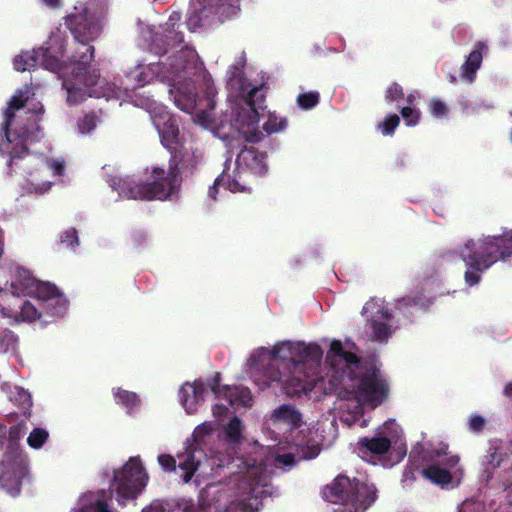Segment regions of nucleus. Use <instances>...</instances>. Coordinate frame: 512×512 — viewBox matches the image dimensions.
I'll return each instance as SVG.
<instances>
[{"label":"nucleus","mask_w":512,"mask_h":512,"mask_svg":"<svg viewBox=\"0 0 512 512\" xmlns=\"http://www.w3.org/2000/svg\"><path fill=\"white\" fill-rule=\"evenodd\" d=\"M352 344L331 341L326 357L329 371L320 376L318 366L323 356L319 345L282 341L271 348L255 349L247 359V373L262 387L276 382L287 395L310 392L318 381L337 396V410L343 423L351 426L362 419L366 410H374L388 397L389 385L375 365L360 362L351 351Z\"/></svg>","instance_id":"nucleus-1"},{"label":"nucleus","mask_w":512,"mask_h":512,"mask_svg":"<svg viewBox=\"0 0 512 512\" xmlns=\"http://www.w3.org/2000/svg\"><path fill=\"white\" fill-rule=\"evenodd\" d=\"M266 424L280 435L267 448L256 446L255 458L245 463L237 489L208 487L201 497L198 512H259V498L267 486V467L287 468L296 461L315 458L330 438L333 423L303 424L301 413L291 404H282L266 417Z\"/></svg>","instance_id":"nucleus-2"},{"label":"nucleus","mask_w":512,"mask_h":512,"mask_svg":"<svg viewBox=\"0 0 512 512\" xmlns=\"http://www.w3.org/2000/svg\"><path fill=\"white\" fill-rule=\"evenodd\" d=\"M32 95L33 88L27 86L11 97L4 112L0 152L10 156L9 167L15 171L23 192L42 195L61 180L66 165L62 157L38 155L28 150L38 139L37 121L43 112L39 102L30 101Z\"/></svg>","instance_id":"nucleus-3"},{"label":"nucleus","mask_w":512,"mask_h":512,"mask_svg":"<svg viewBox=\"0 0 512 512\" xmlns=\"http://www.w3.org/2000/svg\"><path fill=\"white\" fill-rule=\"evenodd\" d=\"M196 62V52L186 47L160 63H139L127 72L125 89L143 87L151 83L154 78H158L168 83L169 95L175 105L183 112L190 114L194 123L203 128H213L208 109L215 107L216 91L211 79L204 76V95L198 99L194 97L192 94L194 86L188 76L191 70L196 69Z\"/></svg>","instance_id":"nucleus-4"},{"label":"nucleus","mask_w":512,"mask_h":512,"mask_svg":"<svg viewBox=\"0 0 512 512\" xmlns=\"http://www.w3.org/2000/svg\"><path fill=\"white\" fill-rule=\"evenodd\" d=\"M10 281L0 287V315L11 322H48L62 317L68 301L54 285L39 281L26 268L11 263L6 268Z\"/></svg>","instance_id":"nucleus-5"},{"label":"nucleus","mask_w":512,"mask_h":512,"mask_svg":"<svg viewBox=\"0 0 512 512\" xmlns=\"http://www.w3.org/2000/svg\"><path fill=\"white\" fill-rule=\"evenodd\" d=\"M68 26L79 43L80 59L71 62L72 78H65L63 86L67 91V101L69 104H78L86 97H120V93L104 88V80H100L93 71L88 73L86 65L93 57V47L88 42L95 39L101 32L98 23L88 19L86 13L79 15H69Z\"/></svg>","instance_id":"nucleus-6"},{"label":"nucleus","mask_w":512,"mask_h":512,"mask_svg":"<svg viewBox=\"0 0 512 512\" xmlns=\"http://www.w3.org/2000/svg\"><path fill=\"white\" fill-rule=\"evenodd\" d=\"M229 85L232 89L239 86L241 96L239 102H237L236 106L232 108L231 122L227 125L221 123L217 126L214 118L212 117L213 109H208L213 125V128H207L208 130H211L223 140L239 137L246 141L255 142L260 140L262 135L259 129V122L261 119H265L262 127L267 133H276L286 127V121L283 118L270 112H266L265 108L260 105H255L254 97H256L259 92L257 87H251L249 84H244L241 79H230Z\"/></svg>","instance_id":"nucleus-7"},{"label":"nucleus","mask_w":512,"mask_h":512,"mask_svg":"<svg viewBox=\"0 0 512 512\" xmlns=\"http://www.w3.org/2000/svg\"><path fill=\"white\" fill-rule=\"evenodd\" d=\"M457 253L467 267L466 284L476 285L480 281V274L494 264L499 257L504 258L512 254V232L501 236L468 240Z\"/></svg>","instance_id":"nucleus-8"},{"label":"nucleus","mask_w":512,"mask_h":512,"mask_svg":"<svg viewBox=\"0 0 512 512\" xmlns=\"http://www.w3.org/2000/svg\"><path fill=\"white\" fill-rule=\"evenodd\" d=\"M216 426L212 422H204L195 427L191 440H188L184 451L178 455L180 477L185 483L189 482L198 472V477H208L215 468H221L229 463L230 458L222 457L218 452L210 450L207 453L204 445Z\"/></svg>","instance_id":"nucleus-9"},{"label":"nucleus","mask_w":512,"mask_h":512,"mask_svg":"<svg viewBox=\"0 0 512 512\" xmlns=\"http://www.w3.org/2000/svg\"><path fill=\"white\" fill-rule=\"evenodd\" d=\"M217 374L212 383L207 385L202 380L186 382L178 391V400L188 415L196 414L205 401L208 387L211 388L218 400L227 401L235 410L252 405V396L247 388L239 386H221Z\"/></svg>","instance_id":"nucleus-10"},{"label":"nucleus","mask_w":512,"mask_h":512,"mask_svg":"<svg viewBox=\"0 0 512 512\" xmlns=\"http://www.w3.org/2000/svg\"><path fill=\"white\" fill-rule=\"evenodd\" d=\"M268 171L266 156L253 148L243 149L237 156L234 168L226 167L223 173L215 180L209 189V196L216 199L219 188L231 192H247L250 190L249 182L253 176H263Z\"/></svg>","instance_id":"nucleus-11"},{"label":"nucleus","mask_w":512,"mask_h":512,"mask_svg":"<svg viewBox=\"0 0 512 512\" xmlns=\"http://www.w3.org/2000/svg\"><path fill=\"white\" fill-rule=\"evenodd\" d=\"M118 191L120 197L141 200H165L169 198L178 187V179L175 170L153 168L151 175L143 182H136L133 178H119L110 184Z\"/></svg>","instance_id":"nucleus-12"},{"label":"nucleus","mask_w":512,"mask_h":512,"mask_svg":"<svg viewBox=\"0 0 512 512\" xmlns=\"http://www.w3.org/2000/svg\"><path fill=\"white\" fill-rule=\"evenodd\" d=\"M323 497L329 502L341 504L337 512H364L375 502L377 496L373 484L338 476L325 487Z\"/></svg>","instance_id":"nucleus-13"},{"label":"nucleus","mask_w":512,"mask_h":512,"mask_svg":"<svg viewBox=\"0 0 512 512\" xmlns=\"http://www.w3.org/2000/svg\"><path fill=\"white\" fill-rule=\"evenodd\" d=\"M357 451L364 459L385 454H394L398 460L402 459L407 452L402 427L396 420L388 419L376 428L374 436L359 439Z\"/></svg>","instance_id":"nucleus-14"},{"label":"nucleus","mask_w":512,"mask_h":512,"mask_svg":"<svg viewBox=\"0 0 512 512\" xmlns=\"http://www.w3.org/2000/svg\"><path fill=\"white\" fill-rule=\"evenodd\" d=\"M149 475L139 457H131L113 471L111 490L120 506L135 500L145 489Z\"/></svg>","instance_id":"nucleus-15"},{"label":"nucleus","mask_w":512,"mask_h":512,"mask_svg":"<svg viewBox=\"0 0 512 512\" xmlns=\"http://www.w3.org/2000/svg\"><path fill=\"white\" fill-rule=\"evenodd\" d=\"M64 32L57 29L52 32L47 42V47L33 50L32 52H22L14 58V69L24 72L32 69L36 65H41L45 69L59 73L62 65L58 58L63 57Z\"/></svg>","instance_id":"nucleus-16"},{"label":"nucleus","mask_w":512,"mask_h":512,"mask_svg":"<svg viewBox=\"0 0 512 512\" xmlns=\"http://www.w3.org/2000/svg\"><path fill=\"white\" fill-rule=\"evenodd\" d=\"M240 0H190L187 25L191 31L211 25L214 16L220 21L235 16Z\"/></svg>","instance_id":"nucleus-17"},{"label":"nucleus","mask_w":512,"mask_h":512,"mask_svg":"<svg viewBox=\"0 0 512 512\" xmlns=\"http://www.w3.org/2000/svg\"><path fill=\"white\" fill-rule=\"evenodd\" d=\"M447 446L442 445L438 450L429 453L431 463L422 470V475L434 484L456 486L462 477V468L455 455H447Z\"/></svg>","instance_id":"nucleus-18"},{"label":"nucleus","mask_w":512,"mask_h":512,"mask_svg":"<svg viewBox=\"0 0 512 512\" xmlns=\"http://www.w3.org/2000/svg\"><path fill=\"white\" fill-rule=\"evenodd\" d=\"M134 104L149 112L163 146L170 151H177L182 145L177 119L167 112L166 107L148 97H140L134 100Z\"/></svg>","instance_id":"nucleus-19"},{"label":"nucleus","mask_w":512,"mask_h":512,"mask_svg":"<svg viewBox=\"0 0 512 512\" xmlns=\"http://www.w3.org/2000/svg\"><path fill=\"white\" fill-rule=\"evenodd\" d=\"M29 479V464L25 454L18 451L6 453L0 461V489L16 496Z\"/></svg>","instance_id":"nucleus-20"},{"label":"nucleus","mask_w":512,"mask_h":512,"mask_svg":"<svg viewBox=\"0 0 512 512\" xmlns=\"http://www.w3.org/2000/svg\"><path fill=\"white\" fill-rule=\"evenodd\" d=\"M362 313L370 321L373 337L378 341L387 340L392 333L388 324L392 317L388 303L383 299H371L364 305Z\"/></svg>","instance_id":"nucleus-21"},{"label":"nucleus","mask_w":512,"mask_h":512,"mask_svg":"<svg viewBox=\"0 0 512 512\" xmlns=\"http://www.w3.org/2000/svg\"><path fill=\"white\" fill-rule=\"evenodd\" d=\"M112 492L103 489L87 491L79 496L71 512H116L110 504Z\"/></svg>","instance_id":"nucleus-22"},{"label":"nucleus","mask_w":512,"mask_h":512,"mask_svg":"<svg viewBox=\"0 0 512 512\" xmlns=\"http://www.w3.org/2000/svg\"><path fill=\"white\" fill-rule=\"evenodd\" d=\"M486 50L487 47L482 42H479L474 46L461 68V78L464 81L468 83L473 82L475 73L481 66L483 54Z\"/></svg>","instance_id":"nucleus-23"},{"label":"nucleus","mask_w":512,"mask_h":512,"mask_svg":"<svg viewBox=\"0 0 512 512\" xmlns=\"http://www.w3.org/2000/svg\"><path fill=\"white\" fill-rule=\"evenodd\" d=\"M112 392L115 402L122 405L128 414L132 415L139 412L141 401L136 393L122 388H115Z\"/></svg>","instance_id":"nucleus-24"},{"label":"nucleus","mask_w":512,"mask_h":512,"mask_svg":"<svg viewBox=\"0 0 512 512\" xmlns=\"http://www.w3.org/2000/svg\"><path fill=\"white\" fill-rule=\"evenodd\" d=\"M10 400L18 405L24 414L28 413L32 406L30 394L21 387H14L10 394Z\"/></svg>","instance_id":"nucleus-25"},{"label":"nucleus","mask_w":512,"mask_h":512,"mask_svg":"<svg viewBox=\"0 0 512 512\" xmlns=\"http://www.w3.org/2000/svg\"><path fill=\"white\" fill-rule=\"evenodd\" d=\"M242 430L243 425L241 421L236 417L232 418L225 427V435L227 440L231 444L239 443L242 438Z\"/></svg>","instance_id":"nucleus-26"},{"label":"nucleus","mask_w":512,"mask_h":512,"mask_svg":"<svg viewBox=\"0 0 512 512\" xmlns=\"http://www.w3.org/2000/svg\"><path fill=\"white\" fill-rule=\"evenodd\" d=\"M49 433L43 428H35L28 436L27 443L33 449H40L48 440Z\"/></svg>","instance_id":"nucleus-27"},{"label":"nucleus","mask_w":512,"mask_h":512,"mask_svg":"<svg viewBox=\"0 0 512 512\" xmlns=\"http://www.w3.org/2000/svg\"><path fill=\"white\" fill-rule=\"evenodd\" d=\"M400 118L396 114L388 115L379 122L377 129L385 136L392 135L394 130L398 127Z\"/></svg>","instance_id":"nucleus-28"},{"label":"nucleus","mask_w":512,"mask_h":512,"mask_svg":"<svg viewBox=\"0 0 512 512\" xmlns=\"http://www.w3.org/2000/svg\"><path fill=\"white\" fill-rule=\"evenodd\" d=\"M503 461L502 452L498 448L490 449L489 454L486 456L485 471L487 479L490 477V472L501 465Z\"/></svg>","instance_id":"nucleus-29"},{"label":"nucleus","mask_w":512,"mask_h":512,"mask_svg":"<svg viewBox=\"0 0 512 512\" xmlns=\"http://www.w3.org/2000/svg\"><path fill=\"white\" fill-rule=\"evenodd\" d=\"M401 115L407 126H415L420 120V111L411 106L403 107Z\"/></svg>","instance_id":"nucleus-30"},{"label":"nucleus","mask_w":512,"mask_h":512,"mask_svg":"<svg viewBox=\"0 0 512 512\" xmlns=\"http://www.w3.org/2000/svg\"><path fill=\"white\" fill-rule=\"evenodd\" d=\"M297 102L303 109H311L319 102V94L317 92L300 94Z\"/></svg>","instance_id":"nucleus-31"},{"label":"nucleus","mask_w":512,"mask_h":512,"mask_svg":"<svg viewBox=\"0 0 512 512\" xmlns=\"http://www.w3.org/2000/svg\"><path fill=\"white\" fill-rule=\"evenodd\" d=\"M429 111L435 118H444L447 116L449 109L443 101L439 99H432L429 104Z\"/></svg>","instance_id":"nucleus-32"},{"label":"nucleus","mask_w":512,"mask_h":512,"mask_svg":"<svg viewBox=\"0 0 512 512\" xmlns=\"http://www.w3.org/2000/svg\"><path fill=\"white\" fill-rule=\"evenodd\" d=\"M424 305L425 300L422 298L418 299H412L410 296L403 297L399 299L396 303V309L400 312L405 314L407 312L408 307L416 306V305Z\"/></svg>","instance_id":"nucleus-33"},{"label":"nucleus","mask_w":512,"mask_h":512,"mask_svg":"<svg viewBox=\"0 0 512 512\" xmlns=\"http://www.w3.org/2000/svg\"><path fill=\"white\" fill-rule=\"evenodd\" d=\"M96 126V117L87 115L78 122V129L81 134L90 133Z\"/></svg>","instance_id":"nucleus-34"},{"label":"nucleus","mask_w":512,"mask_h":512,"mask_svg":"<svg viewBox=\"0 0 512 512\" xmlns=\"http://www.w3.org/2000/svg\"><path fill=\"white\" fill-rule=\"evenodd\" d=\"M15 336L10 331L0 333V353L7 352L14 346Z\"/></svg>","instance_id":"nucleus-35"},{"label":"nucleus","mask_w":512,"mask_h":512,"mask_svg":"<svg viewBox=\"0 0 512 512\" xmlns=\"http://www.w3.org/2000/svg\"><path fill=\"white\" fill-rule=\"evenodd\" d=\"M61 243L65 244L67 247H74L78 244V235L75 229L71 228L64 231L60 236Z\"/></svg>","instance_id":"nucleus-36"},{"label":"nucleus","mask_w":512,"mask_h":512,"mask_svg":"<svg viewBox=\"0 0 512 512\" xmlns=\"http://www.w3.org/2000/svg\"><path fill=\"white\" fill-rule=\"evenodd\" d=\"M142 512H171V505L167 502L157 500L145 507Z\"/></svg>","instance_id":"nucleus-37"},{"label":"nucleus","mask_w":512,"mask_h":512,"mask_svg":"<svg viewBox=\"0 0 512 512\" xmlns=\"http://www.w3.org/2000/svg\"><path fill=\"white\" fill-rule=\"evenodd\" d=\"M485 425V419L479 415H471L468 420L469 430L472 432H479Z\"/></svg>","instance_id":"nucleus-38"},{"label":"nucleus","mask_w":512,"mask_h":512,"mask_svg":"<svg viewBox=\"0 0 512 512\" xmlns=\"http://www.w3.org/2000/svg\"><path fill=\"white\" fill-rule=\"evenodd\" d=\"M158 463L164 470H175V459L171 455L161 454L158 456Z\"/></svg>","instance_id":"nucleus-39"},{"label":"nucleus","mask_w":512,"mask_h":512,"mask_svg":"<svg viewBox=\"0 0 512 512\" xmlns=\"http://www.w3.org/2000/svg\"><path fill=\"white\" fill-rule=\"evenodd\" d=\"M402 88L398 84H392L386 92V100L394 101L402 96Z\"/></svg>","instance_id":"nucleus-40"},{"label":"nucleus","mask_w":512,"mask_h":512,"mask_svg":"<svg viewBox=\"0 0 512 512\" xmlns=\"http://www.w3.org/2000/svg\"><path fill=\"white\" fill-rule=\"evenodd\" d=\"M228 414H230L229 409L223 404H215L213 406V415L218 418L219 421H221L223 416H227Z\"/></svg>","instance_id":"nucleus-41"},{"label":"nucleus","mask_w":512,"mask_h":512,"mask_svg":"<svg viewBox=\"0 0 512 512\" xmlns=\"http://www.w3.org/2000/svg\"><path fill=\"white\" fill-rule=\"evenodd\" d=\"M179 20H180V15H179L178 13L173 14V15L170 17V20H169V22H170V23H169V24H167V25H168V29H170V28H171V29H174L175 23H176L177 21H179Z\"/></svg>","instance_id":"nucleus-42"},{"label":"nucleus","mask_w":512,"mask_h":512,"mask_svg":"<svg viewBox=\"0 0 512 512\" xmlns=\"http://www.w3.org/2000/svg\"><path fill=\"white\" fill-rule=\"evenodd\" d=\"M42 1L46 6L51 7V8L57 7L60 3V0H42Z\"/></svg>","instance_id":"nucleus-43"},{"label":"nucleus","mask_w":512,"mask_h":512,"mask_svg":"<svg viewBox=\"0 0 512 512\" xmlns=\"http://www.w3.org/2000/svg\"><path fill=\"white\" fill-rule=\"evenodd\" d=\"M504 394L507 396V397H510L512 398V381L509 382L505 388H504Z\"/></svg>","instance_id":"nucleus-44"},{"label":"nucleus","mask_w":512,"mask_h":512,"mask_svg":"<svg viewBox=\"0 0 512 512\" xmlns=\"http://www.w3.org/2000/svg\"><path fill=\"white\" fill-rule=\"evenodd\" d=\"M418 97H419L418 93H411L407 97V102L409 104H413Z\"/></svg>","instance_id":"nucleus-45"},{"label":"nucleus","mask_w":512,"mask_h":512,"mask_svg":"<svg viewBox=\"0 0 512 512\" xmlns=\"http://www.w3.org/2000/svg\"><path fill=\"white\" fill-rule=\"evenodd\" d=\"M167 38H171V39H172V38H173V39H174V38H175V39L177 38V39L180 41V38H178V35H177V34H175V36H173L171 31H169V35H167Z\"/></svg>","instance_id":"nucleus-46"},{"label":"nucleus","mask_w":512,"mask_h":512,"mask_svg":"<svg viewBox=\"0 0 512 512\" xmlns=\"http://www.w3.org/2000/svg\"><path fill=\"white\" fill-rule=\"evenodd\" d=\"M510 140L512 142V129H511V132H510Z\"/></svg>","instance_id":"nucleus-47"}]
</instances>
